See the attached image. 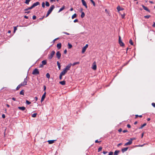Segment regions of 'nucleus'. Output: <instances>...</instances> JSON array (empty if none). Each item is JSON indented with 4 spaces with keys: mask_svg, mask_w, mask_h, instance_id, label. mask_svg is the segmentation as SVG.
Instances as JSON below:
<instances>
[{
    "mask_svg": "<svg viewBox=\"0 0 155 155\" xmlns=\"http://www.w3.org/2000/svg\"><path fill=\"white\" fill-rule=\"evenodd\" d=\"M153 27H155V22H153V24L152 25Z\"/></svg>",
    "mask_w": 155,
    "mask_h": 155,
    "instance_id": "obj_60",
    "label": "nucleus"
},
{
    "mask_svg": "<svg viewBox=\"0 0 155 155\" xmlns=\"http://www.w3.org/2000/svg\"><path fill=\"white\" fill-rule=\"evenodd\" d=\"M21 86H22L21 85V84H20L19 85H18V86L16 87V90H18Z\"/></svg>",
    "mask_w": 155,
    "mask_h": 155,
    "instance_id": "obj_26",
    "label": "nucleus"
},
{
    "mask_svg": "<svg viewBox=\"0 0 155 155\" xmlns=\"http://www.w3.org/2000/svg\"><path fill=\"white\" fill-rule=\"evenodd\" d=\"M79 62H75L74 63L72 64V65L74 66L75 65H76V64H79Z\"/></svg>",
    "mask_w": 155,
    "mask_h": 155,
    "instance_id": "obj_28",
    "label": "nucleus"
},
{
    "mask_svg": "<svg viewBox=\"0 0 155 155\" xmlns=\"http://www.w3.org/2000/svg\"><path fill=\"white\" fill-rule=\"evenodd\" d=\"M91 2L92 3L93 5L95 6V2L93 0H90Z\"/></svg>",
    "mask_w": 155,
    "mask_h": 155,
    "instance_id": "obj_37",
    "label": "nucleus"
},
{
    "mask_svg": "<svg viewBox=\"0 0 155 155\" xmlns=\"http://www.w3.org/2000/svg\"><path fill=\"white\" fill-rule=\"evenodd\" d=\"M121 17L122 18H124V17L125 16V14L124 13L123 15H121Z\"/></svg>",
    "mask_w": 155,
    "mask_h": 155,
    "instance_id": "obj_45",
    "label": "nucleus"
},
{
    "mask_svg": "<svg viewBox=\"0 0 155 155\" xmlns=\"http://www.w3.org/2000/svg\"><path fill=\"white\" fill-rule=\"evenodd\" d=\"M55 6L54 5H51L48 11V12L50 13H51L54 9V8Z\"/></svg>",
    "mask_w": 155,
    "mask_h": 155,
    "instance_id": "obj_5",
    "label": "nucleus"
},
{
    "mask_svg": "<svg viewBox=\"0 0 155 155\" xmlns=\"http://www.w3.org/2000/svg\"><path fill=\"white\" fill-rule=\"evenodd\" d=\"M72 65V64L71 63H70L69 64H68L66 67L65 68L67 70V71H68L70 69V68L71 67V66Z\"/></svg>",
    "mask_w": 155,
    "mask_h": 155,
    "instance_id": "obj_10",
    "label": "nucleus"
},
{
    "mask_svg": "<svg viewBox=\"0 0 155 155\" xmlns=\"http://www.w3.org/2000/svg\"><path fill=\"white\" fill-rule=\"evenodd\" d=\"M33 8L32 6H31L30 7H28L25 9V11H27L28 10L32 9Z\"/></svg>",
    "mask_w": 155,
    "mask_h": 155,
    "instance_id": "obj_23",
    "label": "nucleus"
},
{
    "mask_svg": "<svg viewBox=\"0 0 155 155\" xmlns=\"http://www.w3.org/2000/svg\"><path fill=\"white\" fill-rule=\"evenodd\" d=\"M59 83L62 85H65V81H61L59 82Z\"/></svg>",
    "mask_w": 155,
    "mask_h": 155,
    "instance_id": "obj_22",
    "label": "nucleus"
},
{
    "mask_svg": "<svg viewBox=\"0 0 155 155\" xmlns=\"http://www.w3.org/2000/svg\"><path fill=\"white\" fill-rule=\"evenodd\" d=\"M101 142V141H99L98 140H96L95 141V143H99Z\"/></svg>",
    "mask_w": 155,
    "mask_h": 155,
    "instance_id": "obj_51",
    "label": "nucleus"
},
{
    "mask_svg": "<svg viewBox=\"0 0 155 155\" xmlns=\"http://www.w3.org/2000/svg\"><path fill=\"white\" fill-rule=\"evenodd\" d=\"M113 152H110L109 153V155H113Z\"/></svg>",
    "mask_w": 155,
    "mask_h": 155,
    "instance_id": "obj_52",
    "label": "nucleus"
},
{
    "mask_svg": "<svg viewBox=\"0 0 155 155\" xmlns=\"http://www.w3.org/2000/svg\"><path fill=\"white\" fill-rule=\"evenodd\" d=\"M31 0H26L25 2V3L27 4H29V2Z\"/></svg>",
    "mask_w": 155,
    "mask_h": 155,
    "instance_id": "obj_35",
    "label": "nucleus"
},
{
    "mask_svg": "<svg viewBox=\"0 0 155 155\" xmlns=\"http://www.w3.org/2000/svg\"><path fill=\"white\" fill-rule=\"evenodd\" d=\"M152 106H153L154 107H155V103H152Z\"/></svg>",
    "mask_w": 155,
    "mask_h": 155,
    "instance_id": "obj_56",
    "label": "nucleus"
},
{
    "mask_svg": "<svg viewBox=\"0 0 155 155\" xmlns=\"http://www.w3.org/2000/svg\"><path fill=\"white\" fill-rule=\"evenodd\" d=\"M27 76L26 78L24 79V81L22 82L20 84L22 86L25 85H27Z\"/></svg>",
    "mask_w": 155,
    "mask_h": 155,
    "instance_id": "obj_3",
    "label": "nucleus"
},
{
    "mask_svg": "<svg viewBox=\"0 0 155 155\" xmlns=\"http://www.w3.org/2000/svg\"><path fill=\"white\" fill-rule=\"evenodd\" d=\"M51 13L48 12L47 13L46 16L45 17H47Z\"/></svg>",
    "mask_w": 155,
    "mask_h": 155,
    "instance_id": "obj_48",
    "label": "nucleus"
},
{
    "mask_svg": "<svg viewBox=\"0 0 155 155\" xmlns=\"http://www.w3.org/2000/svg\"><path fill=\"white\" fill-rule=\"evenodd\" d=\"M123 132L124 133L127 132V130H124L123 131Z\"/></svg>",
    "mask_w": 155,
    "mask_h": 155,
    "instance_id": "obj_63",
    "label": "nucleus"
},
{
    "mask_svg": "<svg viewBox=\"0 0 155 155\" xmlns=\"http://www.w3.org/2000/svg\"><path fill=\"white\" fill-rule=\"evenodd\" d=\"M102 149V148L101 147H99L98 149V152H100L101 150Z\"/></svg>",
    "mask_w": 155,
    "mask_h": 155,
    "instance_id": "obj_42",
    "label": "nucleus"
},
{
    "mask_svg": "<svg viewBox=\"0 0 155 155\" xmlns=\"http://www.w3.org/2000/svg\"><path fill=\"white\" fill-rule=\"evenodd\" d=\"M92 68L94 70H96L97 69V65L95 62H94L92 67Z\"/></svg>",
    "mask_w": 155,
    "mask_h": 155,
    "instance_id": "obj_7",
    "label": "nucleus"
},
{
    "mask_svg": "<svg viewBox=\"0 0 155 155\" xmlns=\"http://www.w3.org/2000/svg\"><path fill=\"white\" fill-rule=\"evenodd\" d=\"M128 149V147H124L122 149L121 151L123 153H124L127 150V149Z\"/></svg>",
    "mask_w": 155,
    "mask_h": 155,
    "instance_id": "obj_16",
    "label": "nucleus"
},
{
    "mask_svg": "<svg viewBox=\"0 0 155 155\" xmlns=\"http://www.w3.org/2000/svg\"><path fill=\"white\" fill-rule=\"evenodd\" d=\"M129 43L132 45H133V43L131 39H130L129 41Z\"/></svg>",
    "mask_w": 155,
    "mask_h": 155,
    "instance_id": "obj_39",
    "label": "nucleus"
},
{
    "mask_svg": "<svg viewBox=\"0 0 155 155\" xmlns=\"http://www.w3.org/2000/svg\"><path fill=\"white\" fill-rule=\"evenodd\" d=\"M56 55L57 58L58 59H60L61 58V55L60 52L59 51L57 52L56 54Z\"/></svg>",
    "mask_w": 155,
    "mask_h": 155,
    "instance_id": "obj_8",
    "label": "nucleus"
},
{
    "mask_svg": "<svg viewBox=\"0 0 155 155\" xmlns=\"http://www.w3.org/2000/svg\"><path fill=\"white\" fill-rule=\"evenodd\" d=\"M127 127H128L129 128H130L131 127V126L129 124H128L127 125Z\"/></svg>",
    "mask_w": 155,
    "mask_h": 155,
    "instance_id": "obj_58",
    "label": "nucleus"
},
{
    "mask_svg": "<svg viewBox=\"0 0 155 155\" xmlns=\"http://www.w3.org/2000/svg\"><path fill=\"white\" fill-rule=\"evenodd\" d=\"M56 1H57V2H58V0H50V2H55Z\"/></svg>",
    "mask_w": 155,
    "mask_h": 155,
    "instance_id": "obj_44",
    "label": "nucleus"
},
{
    "mask_svg": "<svg viewBox=\"0 0 155 155\" xmlns=\"http://www.w3.org/2000/svg\"><path fill=\"white\" fill-rule=\"evenodd\" d=\"M72 47V45L70 44L69 43H68V48L69 49H70Z\"/></svg>",
    "mask_w": 155,
    "mask_h": 155,
    "instance_id": "obj_32",
    "label": "nucleus"
},
{
    "mask_svg": "<svg viewBox=\"0 0 155 155\" xmlns=\"http://www.w3.org/2000/svg\"><path fill=\"white\" fill-rule=\"evenodd\" d=\"M76 14H74L72 16V18L74 19L76 17Z\"/></svg>",
    "mask_w": 155,
    "mask_h": 155,
    "instance_id": "obj_38",
    "label": "nucleus"
},
{
    "mask_svg": "<svg viewBox=\"0 0 155 155\" xmlns=\"http://www.w3.org/2000/svg\"><path fill=\"white\" fill-rule=\"evenodd\" d=\"M26 103L27 104H28V105L31 104V102H30L28 100L26 101Z\"/></svg>",
    "mask_w": 155,
    "mask_h": 155,
    "instance_id": "obj_40",
    "label": "nucleus"
},
{
    "mask_svg": "<svg viewBox=\"0 0 155 155\" xmlns=\"http://www.w3.org/2000/svg\"><path fill=\"white\" fill-rule=\"evenodd\" d=\"M32 18L34 19H35L36 18V16L35 15H33L32 17Z\"/></svg>",
    "mask_w": 155,
    "mask_h": 155,
    "instance_id": "obj_53",
    "label": "nucleus"
},
{
    "mask_svg": "<svg viewBox=\"0 0 155 155\" xmlns=\"http://www.w3.org/2000/svg\"><path fill=\"white\" fill-rule=\"evenodd\" d=\"M78 19H75V20H74V22H78Z\"/></svg>",
    "mask_w": 155,
    "mask_h": 155,
    "instance_id": "obj_59",
    "label": "nucleus"
},
{
    "mask_svg": "<svg viewBox=\"0 0 155 155\" xmlns=\"http://www.w3.org/2000/svg\"><path fill=\"white\" fill-rule=\"evenodd\" d=\"M119 43L120 46H123L124 45V44L123 42L121 40V38L120 36H119Z\"/></svg>",
    "mask_w": 155,
    "mask_h": 155,
    "instance_id": "obj_4",
    "label": "nucleus"
},
{
    "mask_svg": "<svg viewBox=\"0 0 155 155\" xmlns=\"http://www.w3.org/2000/svg\"><path fill=\"white\" fill-rule=\"evenodd\" d=\"M47 63V61L46 60H43L42 61V64L43 65H45Z\"/></svg>",
    "mask_w": 155,
    "mask_h": 155,
    "instance_id": "obj_25",
    "label": "nucleus"
},
{
    "mask_svg": "<svg viewBox=\"0 0 155 155\" xmlns=\"http://www.w3.org/2000/svg\"><path fill=\"white\" fill-rule=\"evenodd\" d=\"M63 33H64V34H66L67 35H70V34H69V33H68L67 32H62Z\"/></svg>",
    "mask_w": 155,
    "mask_h": 155,
    "instance_id": "obj_47",
    "label": "nucleus"
},
{
    "mask_svg": "<svg viewBox=\"0 0 155 155\" xmlns=\"http://www.w3.org/2000/svg\"><path fill=\"white\" fill-rule=\"evenodd\" d=\"M39 74V72L38 69L36 68L34 69L32 72V74L33 75H37Z\"/></svg>",
    "mask_w": 155,
    "mask_h": 155,
    "instance_id": "obj_2",
    "label": "nucleus"
},
{
    "mask_svg": "<svg viewBox=\"0 0 155 155\" xmlns=\"http://www.w3.org/2000/svg\"><path fill=\"white\" fill-rule=\"evenodd\" d=\"M20 94L21 95H24V90H22L20 92Z\"/></svg>",
    "mask_w": 155,
    "mask_h": 155,
    "instance_id": "obj_29",
    "label": "nucleus"
},
{
    "mask_svg": "<svg viewBox=\"0 0 155 155\" xmlns=\"http://www.w3.org/2000/svg\"><path fill=\"white\" fill-rule=\"evenodd\" d=\"M45 5L47 7H49L50 6V4L48 2H46Z\"/></svg>",
    "mask_w": 155,
    "mask_h": 155,
    "instance_id": "obj_34",
    "label": "nucleus"
},
{
    "mask_svg": "<svg viewBox=\"0 0 155 155\" xmlns=\"http://www.w3.org/2000/svg\"><path fill=\"white\" fill-rule=\"evenodd\" d=\"M63 71H64L66 73L68 71L67 70H66L65 68H64Z\"/></svg>",
    "mask_w": 155,
    "mask_h": 155,
    "instance_id": "obj_61",
    "label": "nucleus"
},
{
    "mask_svg": "<svg viewBox=\"0 0 155 155\" xmlns=\"http://www.w3.org/2000/svg\"><path fill=\"white\" fill-rule=\"evenodd\" d=\"M132 142H131V141H130V140L129 141L126 143H125L124 144V146H127L128 145H130L131 144H132Z\"/></svg>",
    "mask_w": 155,
    "mask_h": 155,
    "instance_id": "obj_15",
    "label": "nucleus"
},
{
    "mask_svg": "<svg viewBox=\"0 0 155 155\" xmlns=\"http://www.w3.org/2000/svg\"><path fill=\"white\" fill-rule=\"evenodd\" d=\"M40 3L38 2H37L35 3H34L32 5V6L33 7V8H34L35 7L37 6L38 5H40Z\"/></svg>",
    "mask_w": 155,
    "mask_h": 155,
    "instance_id": "obj_12",
    "label": "nucleus"
},
{
    "mask_svg": "<svg viewBox=\"0 0 155 155\" xmlns=\"http://www.w3.org/2000/svg\"><path fill=\"white\" fill-rule=\"evenodd\" d=\"M57 47L58 49H60L61 48V43H59L57 44Z\"/></svg>",
    "mask_w": 155,
    "mask_h": 155,
    "instance_id": "obj_17",
    "label": "nucleus"
},
{
    "mask_svg": "<svg viewBox=\"0 0 155 155\" xmlns=\"http://www.w3.org/2000/svg\"><path fill=\"white\" fill-rule=\"evenodd\" d=\"M88 47V45L87 44L85 46H84L82 48V53H83L85 52V51L86 50V48H87Z\"/></svg>",
    "mask_w": 155,
    "mask_h": 155,
    "instance_id": "obj_6",
    "label": "nucleus"
},
{
    "mask_svg": "<svg viewBox=\"0 0 155 155\" xmlns=\"http://www.w3.org/2000/svg\"><path fill=\"white\" fill-rule=\"evenodd\" d=\"M120 152V151L118 150H115L114 152V155H118L119 153Z\"/></svg>",
    "mask_w": 155,
    "mask_h": 155,
    "instance_id": "obj_21",
    "label": "nucleus"
},
{
    "mask_svg": "<svg viewBox=\"0 0 155 155\" xmlns=\"http://www.w3.org/2000/svg\"><path fill=\"white\" fill-rule=\"evenodd\" d=\"M2 117L3 118H5V114H3L2 115Z\"/></svg>",
    "mask_w": 155,
    "mask_h": 155,
    "instance_id": "obj_54",
    "label": "nucleus"
},
{
    "mask_svg": "<svg viewBox=\"0 0 155 155\" xmlns=\"http://www.w3.org/2000/svg\"><path fill=\"white\" fill-rule=\"evenodd\" d=\"M57 65L59 69L60 70L61 69V65H60V63H59L58 61H57Z\"/></svg>",
    "mask_w": 155,
    "mask_h": 155,
    "instance_id": "obj_24",
    "label": "nucleus"
},
{
    "mask_svg": "<svg viewBox=\"0 0 155 155\" xmlns=\"http://www.w3.org/2000/svg\"><path fill=\"white\" fill-rule=\"evenodd\" d=\"M37 114L36 113H34L32 114V117H36Z\"/></svg>",
    "mask_w": 155,
    "mask_h": 155,
    "instance_id": "obj_36",
    "label": "nucleus"
},
{
    "mask_svg": "<svg viewBox=\"0 0 155 155\" xmlns=\"http://www.w3.org/2000/svg\"><path fill=\"white\" fill-rule=\"evenodd\" d=\"M55 54V52L54 51H52L50 54L48 55V58L49 59H51Z\"/></svg>",
    "mask_w": 155,
    "mask_h": 155,
    "instance_id": "obj_1",
    "label": "nucleus"
},
{
    "mask_svg": "<svg viewBox=\"0 0 155 155\" xmlns=\"http://www.w3.org/2000/svg\"><path fill=\"white\" fill-rule=\"evenodd\" d=\"M135 116H136V117H142V115H140L139 116V115H135Z\"/></svg>",
    "mask_w": 155,
    "mask_h": 155,
    "instance_id": "obj_50",
    "label": "nucleus"
},
{
    "mask_svg": "<svg viewBox=\"0 0 155 155\" xmlns=\"http://www.w3.org/2000/svg\"><path fill=\"white\" fill-rule=\"evenodd\" d=\"M65 7L64 6H63L58 11V12L59 13L62 10H63L65 8Z\"/></svg>",
    "mask_w": 155,
    "mask_h": 155,
    "instance_id": "obj_19",
    "label": "nucleus"
},
{
    "mask_svg": "<svg viewBox=\"0 0 155 155\" xmlns=\"http://www.w3.org/2000/svg\"><path fill=\"white\" fill-rule=\"evenodd\" d=\"M117 9L118 12H119L120 11H122L124 10V8H121L120 6H118L117 7Z\"/></svg>",
    "mask_w": 155,
    "mask_h": 155,
    "instance_id": "obj_13",
    "label": "nucleus"
},
{
    "mask_svg": "<svg viewBox=\"0 0 155 155\" xmlns=\"http://www.w3.org/2000/svg\"><path fill=\"white\" fill-rule=\"evenodd\" d=\"M42 6L43 8H45V3L44 2L42 3Z\"/></svg>",
    "mask_w": 155,
    "mask_h": 155,
    "instance_id": "obj_43",
    "label": "nucleus"
},
{
    "mask_svg": "<svg viewBox=\"0 0 155 155\" xmlns=\"http://www.w3.org/2000/svg\"><path fill=\"white\" fill-rule=\"evenodd\" d=\"M67 52V50L66 49H65L64 51V53L65 54H66Z\"/></svg>",
    "mask_w": 155,
    "mask_h": 155,
    "instance_id": "obj_62",
    "label": "nucleus"
},
{
    "mask_svg": "<svg viewBox=\"0 0 155 155\" xmlns=\"http://www.w3.org/2000/svg\"><path fill=\"white\" fill-rule=\"evenodd\" d=\"M62 76H63V75H61L60 74V75L59 76V79L60 80H61L62 79Z\"/></svg>",
    "mask_w": 155,
    "mask_h": 155,
    "instance_id": "obj_49",
    "label": "nucleus"
},
{
    "mask_svg": "<svg viewBox=\"0 0 155 155\" xmlns=\"http://www.w3.org/2000/svg\"><path fill=\"white\" fill-rule=\"evenodd\" d=\"M150 17V15H147L144 16V18H149Z\"/></svg>",
    "mask_w": 155,
    "mask_h": 155,
    "instance_id": "obj_41",
    "label": "nucleus"
},
{
    "mask_svg": "<svg viewBox=\"0 0 155 155\" xmlns=\"http://www.w3.org/2000/svg\"><path fill=\"white\" fill-rule=\"evenodd\" d=\"M141 6H142V7L146 11L149 12H150V10H149L147 7H145V6H144L143 5H141Z\"/></svg>",
    "mask_w": 155,
    "mask_h": 155,
    "instance_id": "obj_14",
    "label": "nucleus"
},
{
    "mask_svg": "<svg viewBox=\"0 0 155 155\" xmlns=\"http://www.w3.org/2000/svg\"><path fill=\"white\" fill-rule=\"evenodd\" d=\"M46 77L48 79H49L50 77V75L48 73H47L46 74Z\"/></svg>",
    "mask_w": 155,
    "mask_h": 155,
    "instance_id": "obj_33",
    "label": "nucleus"
},
{
    "mask_svg": "<svg viewBox=\"0 0 155 155\" xmlns=\"http://www.w3.org/2000/svg\"><path fill=\"white\" fill-rule=\"evenodd\" d=\"M85 16V14L84 12H82L81 14V17L82 18H83Z\"/></svg>",
    "mask_w": 155,
    "mask_h": 155,
    "instance_id": "obj_27",
    "label": "nucleus"
},
{
    "mask_svg": "<svg viewBox=\"0 0 155 155\" xmlns=\"http://www.w3.org/2000/svg\"><path fill=\"white\" fill-rule=\"evenodd\" d=\"M81 2L83 5L86 8H87V6L85 1L84 0H81Z\"/></svg>",
    "mask_w": 155,
    "mask_h": 155,
    "instance_id": "obj_11",
    "label": "nucleus"
},
{
    "mask_svg": "<svg viewBox=\"0 0 155 155\" xmlns=\"http://www.w3.org/2000/svg\"><path fill=\"white\" fill-rule=\"evenodd\" d=\"M136 139V138H131L130 139V140L131 141V142H132V141L134 140H135Z\"/></svg>",
    "mask_w": 155,
    "mask_h": 155,
    "instance_id": "obj_46",
    "label": "nucleus"
},
{
    "mask_svg": "<svg viewBox=\"0 0 155 155\" xmlns=\"http://www.w3.org/2000/svg\"><path fill=\"white\" fill-rule=\"evenodd\" d=\"M24 17L26 19H28V17L26 15H25Z\"/></svg>",
    "mask_w": 155,
    "mask_h": 155,
    "instance_id": "obj_64",
    "label": "nucleus"
},
{
    "mask_svg": "<svg viewBox=\"0 0 155 155\" xmlns=\"http://www.w3.org/2000/svg\"><path fill=\"white\" fill-rule=\"evenodd\" d=\"M44 90H43V91H45V90H46V87L45 86V85H44Z\"/></svg>",
    "mask_w": 155,
    "mask_h": 155,
    "instance_id": "obj_55",
    "label": "nucleus"
},
{
    "mask_svg": "<svg viewBox=\"0 0 155 155\" xmlns=\"http://www.w3.org/2000/svg\"><path fill=\"white\" fill-rule=\"evenodd\" d=\"M18 108L19 109L21 110H25V108L24 107H18Z\"/></svg>",
    "mask_w": 155,
    "mask_h": 155,
    "instance_id": "obj_18",
    "label": "nucleus"
},
{
    "mask_svg": "<svg viewBox=\"0 0 155 155\" xmlns=\"http://www.w3.org/2000/svg\"><path fill=\"white\" fill-rule=\"evenodd\" d=\"M17 28H16V27H14V32H15V31L16 30H17Z\"/></svg>",
    "mask_w": 155,
    "mask_h": 155,
    "instance_id": "obj_57",
    "label": "nucleus"
},
{
    "mask_svg": "<svg viewBox=\"0 0 155 155\" xmlns=\"http://www.w3.org/2000/svg\"><path fill=\"white\" fill-rule=\"evenodd\" d=\"M55 140H48V141L49 144H51L53 143Z\"/></svg>",
    "mask_w": 155,
    "mask_h": 155,
    "instance_id": "obj_20",
    "label": "nucleus"
},
{
    "mask_svg": "<svg viewBox=\"0 0 155 155\" xmlns=\"http://www.w3.org/2000/svg\"><path fill=\"white\" fill-rule=\"evenodd\" d=\"M46 92H45L44 93V94L41 97V102H42L44 100V99L45 98L46 96Z\"/></svg>",
    "mask_w": 155,
    "mask_h": 155,
    "instance_id": "obj_9",
    "label": "nucleus"
},
{
    "mask_svg": "<svg viewBox=\"0 0 155 155\" xmlns=\"http://www.w3.org/2000/svg\"><path fill=\"white\" fill-rule=\"evenodd\" d=\"M66 73L64 71H61L60 73V74L63 76L65 75V74Z\"/></svg>",
    "mask_w": 155,
    "mask_h": 155,
    "instance_id": "obj_31",
    "label": "nucleus"
},
{
    "mask_svg": "<svg viewBox=\"0 0 155 155\" xmlns=\"http://www.w3.org/2000/svg\"><path fill=\"white\" fill-rule=\"evenodd\" d=\"M146 125V123H144L142 125H141V127H140L139 128L140 129H142Z\"/></svg>",
    "mask_w": 155,
    "mask_h": 155,
    "instance_id": "obj_30",
    "label": "nucleus"
}]
</instances>
